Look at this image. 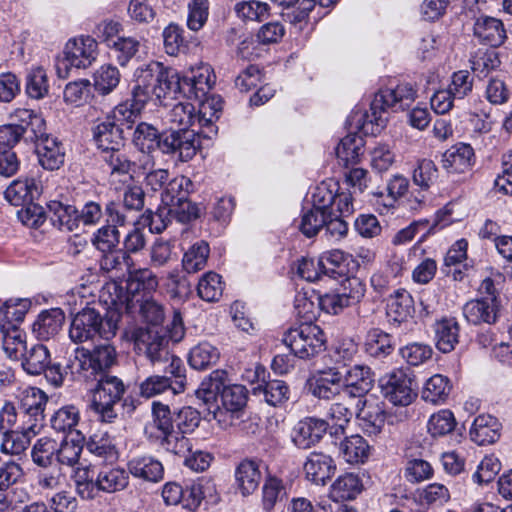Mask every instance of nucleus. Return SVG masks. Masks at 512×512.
<instances>
[{
  "label": "nucleus",
  "mask_w": 512,
  "mask_h": 512,
  "mask_svg": "<svg viewBox=\"0 0 512 512\" xmlns=\"http://www.w3.org/2000/svg\"><path fill=\"white\" fill-rule=\"evenodd\" d=\"M158 148L165 154H171L179 160H191L197 152L198 143L195 130H170L161 135Z\"/></svg>",
  "instance_id": "14"
},
{
  "label": "nucleus",
  "mask_w": 512,
  "mask_h": 512,
  "mask_svg": "<svg viewBox=\"0 0 512 512\" xmlns=\"http://www.w3.org/2000/svg\"><path fill=\"white\" fill-rule=\"evenodd\" d=\"M474 35L485 45L498 47L506 39V31L501 20L490 17L480 16L474 23Z\"/></svg>",
  "instance_id": "25"
},
{
  "label": "nucleus",
  "mask_w": 512,
  "mask_h": 512,
  "mask_svg": "<svg viewBox=\"0 0 512 512\" xmlns=\"http://www.w3.org/2000/svg\"><path fill=\"white\" fill-rule=\"evenodd\" d=\"M93 138L102 153L119 150L124 145L122 128L109 119L95 126Z\"/></svg>",
  "instance_id": "28"
},
{
  "label": "nucleus",
  "mask_w": 512,
  "mask_h": 512,
  "mask_svg": "<svg viewBox=\"0 0 512 512\" xmlns=\"http://www.w3.org/2000/svg\"><path fill=\"white\" fill-rule=\"evenodd\" d=\"M158 287V278L149 268H141L131 271L129 274L127 290L136 293L140 290L151 292Z\"/></svg>",
  "instance_id": "60"
},
{
  "label": "nucleus",
  "mask_w": 512,
  "mask_h": 512,
  "mask_svg": "<svg viewBox=\"0 0 512 512\" xmlns=\"http://www.w3.org/2000/svg\"><path fill=\"white\" fill-rule=\"evenodd\" d=\"M363 490V483L358 475L345 473L336 478L329 489V497L335 502L355 499Z\"/></svg>",
  "instance_id": "31"
},
{
  "label": "nucleus",
  "mask_w": 512,
  "mask_h": 512,
  "mask_svg": "<svg viewBox=\"0 0 512 512\" xmlns=\"http://www.w3.org/2000/svg\"><path fill=\"white\" fill-rule=\"evenodd\" d=\"M49 83L42 67L32 69L27 75L26 92L33 99H42L48 94Z\"/></svg>",
  "instance_id": "64"
},
{
  "label": "nucleus",
  "mask_w": 512,
  "mask_h": 512,
  "mask_svg": "<svg viewBox=\"0 0 512 512\" xmlns=\"http://www.w3.org/2000/svg\"><path fill=\"white\" fill-rule=\"evenodd\" d=\"M161 135L153 125L141 122L134 130L132 141L140 151L149 153L158 147Z\"/></svg>",
  "instance_id": "56"
},
{
  "label": "nucleus",
  "mask_w": 512,
  "mask_h": 512,
  "mask_svg": "<svg viewBox=\"0 0 512 512\" xmlns=\"http://www.w3.org/2000/svg\"><path fill=\"white\" fill-rule=\"evenodd\" d=\"M35 118H41L31 109L18 108L10 114L11 123L0 126V149L12 150L21 139L31 141Z\"/></svg>",
  "instance_id": "10"
},
{
  "label": "nucleus",
  "mask_w": 512,
  "mask_h": 512,
  "mask_svg": "<svg viewBox=\"0 0 512 512\" xmlns=\"http://www.w3.org/2000/svg\"><path fill=\"white\" fill-rule=\"evenodd\" d=\"M98 467H78L76 468L73 479L77 494L85 500L96 498L95 479Z\"/></svg>",
  "instance_id": "51"
},
{
  "label": "nucleus",
  "mask_w": 512,
  "mask_h": 512,
  "mask_svg": "<svg viewBox=\"0 0 512 512\" xmlns=\"http://www.w3.org/2000/svg\"><path fill=\"white\" fill-rule=\"evenodd\" d=\"M459 325L453 318L443 319L435 324V339L437 348L448 353L458 343Z\"/></svg>",
  "instance_id": "43"
},
{
  "label": "nucleus",
  "mask_w": 512,
  "mask_h": 512,
  "mask_svg": "<svg viewBox=\"0 0 512 512\" xmlns=\"http://www.w3.org/2000/svg\"><path fill=\"white\" fill-rule=\"evenodd\" d=\"M50 363V351L44 344L31 345L21 359V366L29 375L42 374Z\"/></svg>",
  "instance_id": "35"
},
{
  "label": "nucleus",
  "mask_w": 512,
  "mask_h": 512,
  "mask_svg": "<svg viewBox=\"0 0 512 512\" xmlns=\"http://www.w3.org/2000/svg\"><path fill=\"white\" fill-rule=\"evenodd\" d=\"M451 389L452 386L447 377L435 374L425 382L421 397L425 402L434 405L443 404L448 399Z\"/></svg>",
  "instance_id": "39"
},
{
  "label": "nucleus",
  "mask_w": 512,
  "mask_h": 512,
  "mask_svg": "<svg viewBox=\"0 0 512 512\" xmlns=\"http://www.w3.org/2000/svg\"><path fill=\"white\" fill-rule=\"evenodd\" d=\"M116 361L115 348L105 343L95 346L92 351L77 348L74 358L70 361V367L74 372L83 374L86 378H97L103 374H108L107 371Z\"/></svg>",
  "instance_id": "5"
},
{
  "label": "nucleus",
  "mask_w": 512,
  "mask_h": 512,
  "mask_svg": "<svg viewBox=\"0 0 512 512\" xmlns=\"http://www.w3.org/2000/svg\"><path fill=\"white\" fill-rule=\"evenodd\" d=\"M219 358V349L211 343L203 341L191 348L188 354V363L195 370H205L215 365Z\"/></svg>",
  "instance_id": "41"
},
{
  "label": "nucleus",
  "mask_w": 512,
  "mask_h": 512,
  "mask_svg": "<svg viewBox=\"0 0 512 512\" xmlns=\"http://www.w3.org/2000/svg\"><path fill=\"white\" fill-rule=\"evenodd\" d=\"M329 423L323 419L306 417L293 428L292 441L300 449H309L326 434Z\"/></svg>",
  "instance_id": "17"
},
{
  "label": "nucleus",
  "mask_w": 512,
  "mask_h": 512,
  "mask_svg": "<svg viewBox=\"0 0 512 512\" xmlns=\"http://www.w3.org/2000/svg\"><path fill=\"white\" fill-rule=\"evenodd\" d=\"M287 496L286 487L282 480L269 477L262 488V506L266 512L272 511L278 501Z\"/></svg>",
  "instance_id": "61"
},
{
  "label": "nucleus",
  "mask_w": 512,
  "mask_h": 512,
  "mask_svg": "<svg viewBox=\"0 0 512 512\" xmlns=\"http://www.w3.org/2000/svg\"><path fill=\"white\" fill-rule=\"evenodd\" d=\"M106 224L99 227L91 237L92 245L100 252L114 251L120 243V231L127 223V215L115 202L110 201L105 206Z\"/></svg>",
  "instance_id": "9"
},
{
  "label": "nucleus",
  "mask_w": 512,
  "mask_h": 512,
  "mask_svg": "<svg viewBox=\"0 0 512 512\" xmlns=\"http://www.w3.org/2000/svg\"><path fill=\"white\" fill-rule=\"evenodd\" d=\"M223 408L221 424L226 428L234 425V419H238L247 403L248 391L245 386L239 384L227 385L220 392Z\"/></svg>",
  "instance_id": "19"
},
{
  "label": "nucleus",
  "mask_w": 512,
  "mask_h": 512,
  "mask_svg": "<svg viewBox=\"0 0 512 512\" xmlns=\"http://www.w3.org/2000/svg\"><path fill=\"white\" fill-rule=\"evenodd\" d=\"M33 136L31 142L35 143L39 164L49 171L58 170L65 161V148L56 138L46 132V122L35 118L32 122Z\"/></svg>",
  "instance_id": "7"
},
{
  "label": "nucleus",
  "mask_w": 512,
  "mask_h": 512,
  "mask_svg": "<svg viewBox=\"0 0 512 512\" xmlns=\"http://www.w3.org/2000/svg\"><path fill=\"white\" fill-rule=\"evenodd\" d=\"M65 314L60 308L42 311L33 324V333L37 339L47 341L54 338L62 329Z\"/></svg>",
  "instance_id": "26"
},
{
  "label": "nucleus",
  "mask_w": 512,
  "mask_h": 512,
  "mask_svg": "<svg viewBox=\"0 0 512 512\" xmlns=\"http://www.w3.org/2000/svg\"><path fill=\"white\" fill-rule=\"evenodd\" d=\"M135 348L153 364L166 363L170 359L169 341L155 328H139L135 332Z\"/></svg>",
  "instance_id": "13"
},
{
  "label": "nucleus",
  "mask_w": 512,
  "mask_h": 512,
  "mask_svg": "<svg viewBox=\"0 0 512 512\" xmlns=\"http://www.w3.org/2000/svg\"><path fill=\"white\" fill-rule=\"evenodd\" d=\"M414 300L405 290L397 291L387 305V315L394 322H404L413 318Z\"/></svg>",
  "instance_id": "42"
},
{
  "label": "nucleus",
  "mask_w": 512,
  "mask_h": 512,
  "mask_svg": "<svg viewBox=\"0 0 512 512\" xmlns=\"http://www.w3.org/2000/svg\"><path fill=\"white\" fill-rule=\"evenodd\" d=\"M80 419V413L74 405H66L59 408L50 418L51 428L57 433L72 432Z\"/></svg>",
  "instance_id": "48"
},
{
  "label": "nucleus",
  "mask_w": 512,
  "mask_h": 512,
  "mask_svg": "<svg viewBox=\"0 0 512 512\" xmlns=\"http://www.w3.org/2000/svg\"><path fill=\"white\" fill-rule=\"evenodd\" d=\"M342 374L336 368L319 371L310 382L311 393L320 399L330 400L342 396Z\"/></svg>",
  "instance_id": "20"
},
{
  "label": "nucleus",
  "mask_w": 512,
  "mask_h": 512,
  "mask_svg": "<svg viewBox=\"0 0 512 512\" xmlns=\"http://www.w3.org/2000/svg\"><path fill=\"white\" fill-rule=\"evenodd\" d=\"M164 69L174 72L178 86L175 92L167 94V98H174L177 94L183 93L188 97H194L202 101L216 81L214 71L209 64L201 63L199 66L191 68L183 77H180L177 71L172 68L164 66Z\"/></svg>",
  "instance_id": "8"
},
{
  "label": "nucleus",
  "mask_w": 512,
  "mask_h": 512,
  "mask_svg": "<svg viewBox=\"0 0 512 512\" xmlns=\"http://www.w3.org/2000/svg\"><path fill=\"white\" fill-rule=\"evenodd\" d=\"M183 29L176 24H169L162 32L165 52L170 56H177L185 52L186 40L183 36Z\"/></svg>",
  "instance_id": "62"
},
{
  "label": "nucleus",
  "mask_w": 512,
  "mask_h": 512,
  "mask_svg": "<svg viewBox=\"0 0 512 512\" xmlns=\"http://www.w3.org/2000/svg\"><path fill=\"white\" fill-rule=\"evenodd\" d=\"M262 392L265 401L271 406H281L289 399L288 385L279 379L269 380L254 388V393Z\"/></svg>",
  "instance_id": "53"
},
{
  "label": "nucleus",
  "mask_w": 512,
  "mask_h": 512,
  "mask_svg": "<svg viewBox=\"0 0 512 512\" xmlns=\"http://www.w3.org/2000/svg\"><path fill=\"white\" fill-rule=\"evenodd\" d=\"M415 101L411 85L401 84L395 89H381L371 102L370 112L356 110L349 116V123L364 134L376 135L386 126L388 109L393 111L410 109Z\"/></svg>",
  "instance_id": "2"
},
{
  "label": "nucleus",
  "mask_w": 512,
  "mask_h": 512,
  "mask_svg": "<svg viewBox=\"0 0 512 512\" xmlns=\"http://www.w3.org/2000/svg\"><path fill=\"white\" fill-rule=\"evenodd\" d=\"M363 147V137L357 133H349L340 140L335 149L339 163L345 167L357 163L360 155L363 153Z\"/></svg>",
  "instance_id": "38"
},
{
  "label": "nucleus",
  "mask_w": 512,
  "mask_h": 512,
  "mask_svg": "<svg viewBox=\"0 0 512 512\" xmlns=\"http://www.w3.org/2000/svg\"><path fill=\"white\" fill-rule=\"evenodd\" d=\"M336 469L333 459L321 452H312L304 463L306 478L315 484H325Z\"/></svg>",
  "instance_id": "29"
},
{
  "label": "nucleus",
  "mask_w": 512,
  "mask_h": 512,
  "mask_svg": "<svg viewBox=\"0 0 512 512\" xmlns=\"http://www.w3.org/2000/svg\"><path fill=\"white\" fill-rule=\"evenodd\" d=\"M220 108H213L209 100L202 101L198 113L194 112L192 129L196 133H203L209 137L208 133L216 132L214 121L219 118Z\"/></svg>",
  "instance_id": "52"
},
{
  "label": "nucleus",
  "mask_w": 512,
  "mask_h": 512,
  "mask_svg": "<svg viewBox=\"0 0 512 512\" xmlns=\"http://www.w3.org/2000/svg\"><path fill=\"white\" fill-rule=\"evenodd\" d=\"M33 436L32 431L26 429V425L23 423L22 431L10 430L3 432L0 450L4 454L20 455L28 448Z\"/></svg>",
  "instance_id": "44"
},
{
  "label": "nucleus",
  "mask_w": 512,
  "mask_h": 512,
  "mask_svg": "<svg viewBox=\"0 0 512 512\" xmlns=\"http://www.w3.org/2000/svg\"><path fill=\"white\" fill-rule=\"evenodd\" d=\"M95 379L97 385L93 390L90 406L102 422L112 423L118 416L115 405L121 400L125 385L120 378L110 374H103Z\"/></svg>",
  "instance_id": "4"
},
{
  "label": "nucleus",
  "mask_w": 512,
  "mask_h": 512,
  "mask_svg": "<svg viewBox=\"0 0 512 512\" xmlns=\"http://www.w3.org/2000/svg\"><path fill=\"white\" fill-rule=\"evenodd\" d=\"M121 73L111 64L100 66L93 74V86L100 95L110 94L119 85Z\"/></svg>",
  "instance_id": "45"
},
{
  "label": "nucleus",
  "mask_w": 512,
  "mask_h": 512,
  "mask_svg": "<svg viewBox=\"0 0 512 512\" xmlns=\"http://www.w3.org/2000/svg\"><path fill=\"white\" fill-rule=\"evenodd\" d=\"M365 350L372 357H386L393 351L391 336L380 329H371L365 339Z\"/></svg>",
  "instance_id": "50"
},
{
  "label": "nucleus",
  "mask_w": 512,
  "mask_h": 512,
  "mask_svg": "<svg viewBox=\"0 0 512 512\" xmlns=\"http://www.w3.org/2000/svg\"><path fill=\"white\" fill-rule=\"evenodd\" d=\"M194 112L191 103L178 102L161 116V120L169 130H189L193 126Z\"/></svg>",
  "instance_id": "33"
},
{
  "label": "nucleus",
  "mask_w": 512,
  "mask_h": 512,
  "mask_svg": "<svg viewBox=\"0 0 512 512\" xmlns=\"http://www.w3.org/2000/svg\"><path fill=\"white\" fill-rule=\"evenodd\" d=\"M235 480L243 496L251 495L257 490L261 481L259 464L250 459L242 460L236 467Z\"/></svg>",
  "instance_id": "32"
},
{
  "label": "nucleus",
  "mask_w": 512,
  "mask_h": 512,
  "mask_svg": "<svg viewBox=\"0 0 512 512\" xmlns=\"http://www.w3.org/2000/svg\"><path fill=\"white\" fill-rule=\"evenodd\" d=\"M56 453L57 441L49 437H42L34 444L31 456L36 465L49 467L55 463Z\"/></svg>",
  "instance_id": "59"
},
{
  "label": "nucleus",
  "mask_w": 512,
  "mask_h": 512,
  "mask_svg": "<svg viewBox=\"0 0 512 512\" xmlns=\"http://www.w3.org/2000/svg\"><path fill=\"white\" fill-rule=\"evenodd\" d=\"M234 11L238 18L243 21H264L269 16L270 6L266 2L248 0L238 2Z\"/></svg>",
  "instance_id": "57"
},
{
  "label": "nucleus",
  "mask_w": 512,
  "mask_h": 512,
  "mask_svg": "<svg viewBox=\"0 0 512 512\" xmlns=\"http://www.w3.org/2000/svg\"><path fill=\"white\" fill-rule=\"evenodd\" d=\"M340 454L349 464L364 463L370 455V446L360 435L346 437L340 443Z\"/></svg>",
  "instance_id": "40"
},
{
  "label": "nucleus",
  "mask_w": 512,
  "mask_h": 512,
  "mask_svg": "<svg viewBox=\"0 0 512 512\" xmlns=\"http://www.w3.org/2000/svg\"><path fill=\"white\" fill-rule=\"evenodd\" d=\"M374 375L366 365H354L344 376L342 395L355 400L362 399L373 387Z\"/></svg>",
  "instance_id": "18"
},
{
  "label": "nucleus",
  "mask_w": 512,
  "mask_h": 512,
  "mask_svg": "<svg viewBox=\"0 0 512 512\" xmlns=\"http://www.w3.org/2000/svg\"><path fill=\"white\" fill-rule=\"evenodd\" d=\"M282 341L295 356L310 359L324 351L326 338L319 326L313 323H302L298 327L287 330Z\"/></svg>",
  "instance_id": "6"
},
{
  "label": "nucleus",
  "mask_w": 512,
  "mask_h": 512,
  "mask_svg": "<svg viewBox=\"0 0 512 512\" xmlns=\"http://www.w3.org/2000/svg\"><path fill=\"white\" fill-rule=\"evenodd\" d=\"M356 417L362 430L369 435L380 433L385 424L384 403L377 399H358Z\"/></svg>",
  "instance_id": "16"
},
{
  "label": "nucleus",
  "mask_w": 512,
  "mask_h": 512,
  "mask_svg": "<svg viewBox=\"0 0 512 512\" xmlns=\"http://www.w3.org/2000/svg\"><path fill=\"white\" fill-rule=\"evenodd\" d=\"M197 292L204 301H217L223 292L221 276L214 272L206 273L198 283Z\"/></svg>",
  "instance_id": "63"
},
{
  "label": "nucleus",
  "mask_w": 512,
  "mask_h": 512,
  "mask_svg": "<svg viewBox=\"0 0 512 512\" xmlns=\"http://www.w3.org/2000/svg\"><path fill=\"white\" fill-rule=\"evenodd\" d=\"M64 54L67 65L85 69L96 60L98 44L89 36L70 39L65 45Z\"/></svg>",
  "instance_id": "15"
},
{
  "label": "nucleus",
  "mask_w": 512,
  "mask_h": 512,
  "mask_svg": "<svg viewBox=\"0 0 512 512\" xmlns=\"http://www.w3.org/2000/svg\"><path fill=\"white\" fill-rule=\"evenodd\" d=\"M456 423L451 410L441 409L430 416L427 422V431L432 437L445 436L454 430Z\"/></svg>",
  "instance_id": "58"
},
{
  "label": "nucleus",
  "mask_w": 512,
  "mask_h": 512,
  "mask_svg": "<svg viewBox=\"0 0 512 512\" xmlns=\"http://www.w3.org/2000/svg\"><path fill=\"white\" fill-rule=\"evenodd\" d=\"M192 186V181L183 175L173 177L161 192L162 204L170 208L176 202L182 201L188 197Z\"/></svg>",
  "instance_id": "47"
},
{
  "label": "nucleus",
  "mask_w": 512,
  "mask_h": 512,
  "mask_svg": "<svg viewBox=\"0 0 512 512\" xmlns=\"http://www.w3.org/2000/svg\"><path fill=\"white\" fill-rule=\"evenodd\" d=\"M50 219L54 227L62 232L79 229L78 210L75 206L52 200L47 204Z\"/></svg>",
  "instance_id": "30"
},
{
  "label": "nucleus",
  "mask_w": 512,
  "mask_h": 512,
  "mask_svg": "<svg viewBox=\"0 0 512 512\" xmlns=\"http://www.w3.org/2000/svg\"><path fill=\"white\" fill-rule=\"evenodd\" d=\"M41 192L42 186L36 179L20 177L10 183L4 192V197L11 205L24 206L34 202Z\"/></svg>",
  "instance_id": "21"
},
{
  "label": "nucleus",
  "mask_w": 512,
  "mask_h": 512,
  "mask_svg": "<svg viewBox=\"0 0 512 512\" xmlns=\"http://www.w3.org/2000/svg\"><path fill=\"white\" fill-rule=\"evenodd\" d=\"M128 468L134 477L150 482L160 481L164 474L162 463L152 456L135 457L129 461Z\"/></svg>",
  "instance_id": "34"
},
{
  "label": "nucleus",
  "mask_w": 512,
  "mask_h": 512,
  "mask_svg": "<svg viewBox=\"0 0 512 512\" xmlns=\"http://www.w3.org/2000/svg\"><path fill=\"white\" fill-rule=\"evenodd\" d=\"M135 77L136 85L132 91V99L118 104L112 111V122L119 127L132 128V124L149 100L162 103V100L167 98V94L178 89L174 72L164 69V65L157 61L138 68Z\"/></svg>",
  "instance_id": "1"
},
{
  "label": "nucleus",
  "mask_w": 512,
  "mask_h": 512,
  "mask_svg": "<svg viewBox=\"0 0 512 512\" xmlns=\"http://www.w3.org/2000/svg\"><path fill=\"white\" fill-rule=\"evenodd\" d=\"M48 398L39 388H25L19 395V410L26 425L33 435H37L44 425V410Z\"/></svg>",
  "instance_id": "11"
},
{
  "label": "nucleus",
  "mask_w": 512,
  "mask_h": 512,
  "mask_svg": "<svg viewBox=\"0 0 512 512\" xmlns=\"http://www.w3.org/2000/svg\"><path fill=\"white\" fill-rule=\"evenodd\" d=\"M129 483L128 472L118 466L102 465L97 468L95 479L96 497L100 491L116 493L124 490Z\"/></svg>",
  "instance_id": "23"
},
{
  "label": "nucleus",
  "mask_w": 512,
  "mask_h": 512,
  "mask_svg": "<svg viewBox=\"0 0 512 512\" xmlns=\"http://www.w3.org/2000/svg\"><path fill=\"white\" fill-rule=\"evenodd\" d=\"M341 397L342 401L331 404L327 411V418L332 422L331 425L329 424L328 430L333 436L344 434L345 428L354 414L351 409L354 400H350L343 395Z\"/></svg>",
  "instance_id": "36"
},
{
  "label": "nucleus",
  "mask_w": 512,
  "mask_h": 512,
  "mask_svg": "<svg viewBox=\"0 0 512 512\" xmlns=\"http://www.w3.org/2000/svg\"><path fill=\"white\" fill-rule=\"evenodd\" d=\"M501 424L489 414L478 415L470 428V438L478 445L495 443L500 437Z\"/></svg>",
  "instance_id": "27"
},
{
  "label": "nucleus",
  "mask_w": 512,
  "mask_h": 512,
  "mask_svg": "<svg viewBox=\"0 0 512 512\" xmlns=\"http://www.w3.org/2000/svg\"><path fill=\"white\" fill-rule=\"evenodd\" d=\"M118 283H106L100 292V299L111 309L116 311L130 310L132 307V299Z\"/></svg>",
  "instance_id": "46"
},
{
  "label": "nucleus",
  "mask_w": 512,
  "mask_h": 512,
  "mask_svg": "<svg viewBox=\"0 0 512 512\" xmlns=\"http://www.w3.org/2000/svg\"><path fill=\"white\" fill-rule=\"evenodd\" d=\"M209 245L205 241H199L193 244L188 251L184 253L182 259L183 269L188 273H196L203 269L209 256Z\"/></svg>",
  "instance_id": "55"
},
{
  "label": "nucleus",
  "mask_w": 512,
  "mask_h": 512,
  "mask_svg": "<svg viewBox=\"0 0 512 512\" xmlns=\"http://www.w3.org/2000/svg\"><path fill=\"white\" fill-rule=\"evenodd\" d=\"M114 314L103 318L94 308H84L78 312L70 325L69 337L75 343H83L99 335L104 339L115 336L117 319Z\"/></svg>",
  "instance_id": "3"
},
{
  "label": "nucleus",
  "mask_w": 512,
  "mask_h": 512,
  "mask_svg": "<svg viewBox=\"0 0 512 512\" xmlns=\"http://www.w3.org/2000/svg\"><path fill=\"white\" fill-rule=\"evenodd\" d=\"M413 375L404 369L386 374L379 379V388L383 397L395 406H407L413 401Z\"/></svg>",
  "instance_id": "12"
},
{
  "label": "nucleus",
  "mask_w": 512,
  "mask_h": 512,
  "mask_svg": "<svg viewBox=\"0 0 512 512\" xmlns=\"http://www.w3.org/2000/svg\"><path fill=\"white\" fill-rule=\"evenodd\" d=\"M339 185L333 179L322 181L312 193V208L322 212H331L330 208L335 202Z\"/></svg>",
  "instance_id": "49"
},
{
  "label": "nucleus",
  "mask_w": 512,
  "mask_h": 512,
  "mask_svg": "<svg viewBox=\"0 0 512 512\" xmlns=\"http://www.w3.org/2000/svg\"><path fill=\"white\" fill-rule=\"evenodd\" d=\"M86 447L90 453L104 460L114 461L117 459L114 441L107 432L94 433L90 436Z\"/></svg>",
  "instance_id": "54"
},
{
  "label": "nucleus",
  "mask_w": 512,
  "mask_h": 512,
  "mask_svg": "<svg viewBox=\"0 0 512 512\" xmlns=\"http://www.w3.org/2000/svg\"><path fill=\"white\" fill-rule=\"evenodd\" d=\"M499 307L500 303L493 302V298H476L463 306V315L474 325L494 324L498 318Z\"/></svg>",
  "instance_id": "22"
},
{
  "label": "nucleus",
  "mask_w": 512,
  "mask_h": 512,
  "mask_svg": "<svg viewBox=\"0 0 512 512\" xmlns=\"http://www.w3.org/2000/svg\"><path fill=\"white\" fill-rule=\"evenodd\" d=\"M3 340L2 348L6 356L15 361H21L28 346L26 342V333L16 325L11 327L2 326Z\"/></svg>",
  "instance_id": "37"
},
{
  "label": "nucleus",
  "mask_w": 512,
  "mask_h": 512,
  "mask_svg": "<svg viewBox=\"0 0 512 512\" xmlns=\"http://www.w3.org/2000/svg\"><path fill=\"white\" fill-rule=\"evenodd\" d=\"M442 163L449 173H465L475 164L474 149L470 144L457 143L443 154Z\"/></svg>",
  "instance_id": "24"
}]
</instances>
